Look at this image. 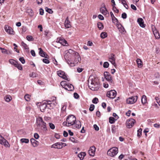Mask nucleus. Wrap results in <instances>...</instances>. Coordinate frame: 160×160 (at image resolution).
Segmentation results:
<instances>
[{
    "label": "nucleus",
    "instance_id": "36",
    "mask_svg": "<svg viewBox=\"0 0 160 160\" xmlns=\"http://www.w3.org/2000/svg\"><path fill=\"white\" fill-rule=\"evenodd\" d=\"M20 141L22 143H28L29 142V140L27 138H23L20 139Z\"/></svg>",
    "mask_w": 160,
    "mask_h": 160
},
{
    "label": "nucleus",
    "instance_id": "16",
    "mask_svg": "<svg viewBox=\"0 0 160 160\" xmlns=\"http://www.w3.org/2000/svg\"><path fill=\"white\" fill-rule=\"evenodd\" d=\"M153 27L154 28H152V31L153 34L156 39H159L160 37L159 33L158 30L154 26H153Z\"/></svg>",
    "mask_w": 160,
    "mask_h": 160
},
{
    "label": "nucleus",
    "instance_id": "26",
    "mask_svg": "<svg viewBox=\"0 0 160 160\" xmlns=\"http://www.w3.org/2000/svg\"><path fill=\"white\" fill-rule=\"evenodd\" d=\"M47 106L46 102H44L42 103L40 106V110L42 112H43Z\"/></svg>",
    "mask_w": 160,
    "mask_h": 160
},
{
    "label": "nucleus",
    "instance_id": "63",
    "mask_svg": "<svg viewBox=\"0 0 160 160\" xmlns=\"http://www.w3.org/2000/svg\"><path fill=\"white\" fill-rule=\"evenodd\" d=\"M83 70V69L82 68H78L77 69V72L79 73L82 72V71Z\"/></svg>",
    "mask_w": 160,
    "mask_h": 160
},
{
    "label": "nucleus",
    "instance_id": "15",
    "mask_svg": "<svg viewBox=\"0 0 160 160\" xmlns=\"http://www.w3.org/2000/svg\"><path fill=\"white\" fill-rule=\"evenodd\" d=\"M100 11L104 15L107 16L109 15V13L105 6L100 8Z\"/></svg>",
    "mask_w": 160,
    "mask_h": 160
},
{
    "label": "nucleus",
    "instance_id": "14",
    "mask_svg": "<svg viewBox=\"0 0 160 160\" xmlns=\"http://www.w3.org/2000/svg\"><path fill=\"white\" fill-rule=\"evenodd\" d=\"M110 15L112 18V19L113 23L116 24L117 26H118V27L119 25H120L121 26V25L119 24L118 23V19L115 17L113 13L112 12H110Z\"/></svg>",
    "mask_w": 160,
    "mask_h": 160
},
{
    "label": "nucleus",
    "instance_id": "17",
    "mask_svg": "<svg viewBox=\"0 0 160 160\" xmlns=\"http://www.w3.org/2000/svg\"><path fill=\"white\" fill-rule=\"evenodd\" d=\"M64 26L66 28H68L71 27V22L69 20L68 17H67L66 19V20L64 22Z\"/></svg>",
    "mask_w": 160,
    "mask_h": 160
},
{
    "label": "nucleus",
    "instance_id": "40",
    "mask_svg": "<svg viewBox=\"0 0 160 160\" xmlns=\"http://www.w3.org/2000/svg\"><path fill=\"white\" fill-rule=\"evenodd\" d=\"M45 10L46 12L50 14H52L53 12V11L50 8H48L47 7H46Z\"/></svg>",
    "mask_w": 160,
    "mask_h": 160
},
{
    "label": "nucleus",
    "instance_id": "3",
    "mask_svg": "<svg viewBox=\"0 0 160 160\" xmlns=\"http://www.w3.org/2000/svg\"><path fill=\"white\" fill-rule=\"evenodd\" d=\"M66 120L68 126H70L73 125L75 123V122L76 121V118L74 115H70L68 116Z\"/></svg>",
    "mask_w": 160,
    "mask_h": 160
},
{
    "label": "nucleus",
    "instance_id": "24",
    "mask_svg": "<svg viewBox=\"0 0 160 160\" xmlns=\"http://www.w3.org/2000/svg\"><path fill=\"white\" fill-rule=\"evenodd\" d=\"M75 59L74 62L75 63H78V62L81 60L80 57L79 56L78 53V55H75L74 56Z\"/></svg>",
    "mask_w": 160,
    "mask_h": 160
},
{
    "label": "nucleus",
    "instance_id": "53",
    "mask_svg": "<svg viewBox=\"0 0 160 160\" xmlns=\"http://www.w3.org/2000/svg\"><path fill=\"white\" fill-rule=\"evenodd\" d=\"M127 17V14L125 12H123L122 14V18L123 19H126Z\"/></svg>",
    "mask_w": 160,
    "mask_h": 160
},
{
    "label": "nucleus",
    "instance_id": "9",
    "mask_svg": "<svg viewBox=\"0 0 160 160\" xmlns=\"http://www.w3.org/2000/svg\"><path fill=\"white\" fill-rule=\"evenodd\" d=\"M138 97L137 96L129 97L127 100V102L128 104H132L135 103L137 101Z\"/></svg>",
    "mask_w": 160,
    "mask_h": 160
},
{
    "label": "nucleus",
    "instance_id": "60",
    "mask_svg": "<svg viewBox=\"0 0 160 160\" xmlns=\"http://www.w3.org/2000/svg\"><path fill=\"white\" fill-rule=\"evenodd\" d=\"M34 137L36 139H38L39 137V136L38 133H36L34 134Z\"/></svg>",
    "mask_w": 160,
    "mask_h": 160
},
{
    "label": "nucleus",
    "instance_id": "58",
    "mask_svg": "<svg viewBox=\"0 0 160 160\" xmlns=\"http://www.w3.org/2000/svg\"><path fill=\"white\" fill-rule=\"evenodd\" d=\"M98 18H99V19H100L101 20H104V19L102 15H101V14H99L98 15Z\"/></svg>",
    "mask_w": 160,
    "mask_h": 160
},
{
    "label": "nucleus",
    "instance_id": "2",
    "mask_svg": "<svg viewBox=\"0 0 160 160\" xmlns=\"http://www.w3.org/2000/svg\"><path fill=\"white\" fill-rule=\"evenodd\" d=\"M36 124L37 127L40 128L43 132H45L47 131L46 123L43 121L42 117H40L37 118Z\"/></svg>",
    "mask_w": 160,
    "mask_h": 160
},
{
    "label": "nucleus",
    "instance_id": "21",
    "mask_svg": "<svg viewBox=\"0 0 160 160\" xmlns=\"http://www.w3.org/2000/svg\"><path fill=\"white\" fill-rule=\"evenodd\" d=\"M58 42L63 46H68V44L67 43V42L65 39H58V38L57 39V42Z\"/></svg>",
    "mask_w": 160,
    "mask_h": 160
},
{
    "label": "nucleus",
    "instance_id": "23",
    "mask_svg": "<svg viewBox=\"0 0 160 160\" xmlns=\"http://www.w3.org/2000/svg\"><path fill=\"white\" fill-rule=\"evenodd\" d=\"M30 142L34 147H36L38 145V142L33 138H32L30 139Z\"/></svg>",
    "mask_w": 160,
    "mask_h": 160
},
{
    "label": "nucleus",
    "instance_id": "27",
    "mask_svg": "<svg viewBox=\"0 0 160 160\" xmlns=\"http://www.w3.org/2000/svg\"><path fill=\"white\" fill-rule=\"evenodd\" d=\"M136 62L138 68H141L142 67V62L140 59L138 58L136 60Z\"/></svg>",
    "mask_w": 160,
    "mask_h": 160
},
{
    "label": "nucleus",
    "instance_id": "45",
    "mask_svg": "<svg viewBox=\"0 0 160 160\" xmlns=\"http://www.w3.org/2000/svg\"><path fill=\"white\" fill-rule=\"evenodd\" d=\"M98 101V99L97 98H95L92 100V102L94 104H97Z\"/></svg>",
    "mask_w": 160,
    "mask_h": 160
},
{
    "label": "nucleus",
    "instance_id": "10",
    "mask_svg": "<svg viewBox=\"0 0 160 160\" xmlns=\"http://www.w3.org/2000/svg\"><path fill=\"white\" fill-rule=\"evenodd\" d=\"M108 58L109 61L114 66L116 67V64L115 62L116 58L114 54H110Z\"/></svg>",
    "mask_w": 160,
    "mask_h": 160
},
{
    "label": "nucleus",
    "instance_id": "12",
    "mask_svg": "<svg viewBox=\"0 0 160 160\" xmlns=\"http://www.w3.org/2000/svg\"><path fill=\"white\" fill-rule=\"evenodd\" d=\"M57 74L60 77L62 78L63 79L69 81L68 78H67L66 74L65 73L62 71H58L57 72Z\"/></svg>",
    "mask_w": 160,
    "mask_h": 160
},
{
    "label": "nucleus",
    "instance_id": "62",
    "mask_svg": "<svg viewBox=\"0 0 160 160\" xmlns=\"http://www.w3.org/2000/svg\"><path fill=\"white\" fill-rule=\"evenodd\" d=\"M66 107H67L66 105H64L61 108L62 111H65V110L66 109Z\"/></svg>",
    "mask_w": 160,
    "mask_h": 160
},
{
    "label": "nucleus",
    "instance_id": "64",
    "mask_svg": "<svg viewBox=\"0 0 160 160\" xmlns=\"http://www.w3.org/2000/svg\"><path fill=\"white\" fill-rule=\"evenodd\" d=\"M39 13L41 15H43V14L44 11L42 9L40 8L39 9Z\"/></svg>",
    "mask_w": 160,
    "mask_h": 160
},
{
    "label": "nucleus",
    "instance_id": "41",
    "mask_svg": "<svg viewBox=\"0 0 160 160\" xmlns=\"http://www.w3.org/2000/svg\"><path fill=\"white\" fill-rule=\"evenodd\" d=\"M30 96L29 94H26L24 96V98L27 101H30Z\"/></svg>",
    "mask_w": 160,
    "mask_h": 160
},
{
    "label": "nucleus",
    "instance_id": "19",
    "mask_svg": "<svg viewBox=\"0 0 160 160\" xmlns=\"http://www.w3.org/2000/svg\"><path fill=\"white\" fill-rule=\"evenodd\" d=\"M78 53L77 52L73 51L71 49H69L68 52H67L66 55L64 56L65 58L67 55H68L69 54H70L72 55V56H74L75 55H78Z\"/></svg>",
    "mask_w": 160,
    "mask_h": 160
},
{
    "label": "nucleus",
    "instance_id": "6",
    "mask_svg": "<svg viewBox=\"0 0 160 160\" xmlns=\"http://www.w3.org/2000/svg\"><path fill=\"white\" fill-rule=\"evenodd\" d=\"M135 120L132 118L128 119L126 122L127 127L129 128H131L134 125Z\"/></svg>",
    "mask_w": 160,
    "mask_h": 160
},
{
    "label": "nucleus",
    "instance_id": "18",
    "mask_svg": "<svg viewBox=\"0 0 160 160\" xmlns=\"http://www.w3.org/2000/svg\"><path fill=\"white\" fill-rule=\"evenodd\" d=\"M64 88H65L66 90H68L69 91H73L74 89L73 86L70 84H66V85L65 86Z\"/></svg>",
    "mask_w": 160,
    "mask_h": 160
},
{
    "label": "nucleus",
    "instance_id": "8",
    "mask_svg": "<svg viewBox=\"0 0 160 160\" xmlns=\"http://www.w3.org/2000/svg\"><path fill=\"white\" fill-rule=\"evenodd\" d=\"M117 95V92L114 90H110L107 92V96L111 98H114Z\"/></svg>",
    "mask_w": 160,
    "mask_h": 160
},
{
    "label": "nucleus",
    "instance_id": "30",
    "mask_svg": "<svg viewBox=\"0 0 160 160\" xmlns=\"http://www.w3.org/2000/svg\"><path fill=\"white\" fill-rule=\"evenodd\" d=\"M86 155L85 152H82L78 154V157L80 160H82Z\"/></svg>",
    "mask_w": 160,
    "mask_h": 160
},
{
    "label": "nucleus",
    "instance_id": "47",
    "mask_svg": "<svg viewBox=\"0 0 160 160\" xmlns=\"http://www.w3.org/2000/svg\"><path fill=\"white\" fill-rule=\"evenodd\" d=\"M27 39L29 41H32L34 40L33 38L31 36H27Z\"/></svg>",
    "mask_w": 160,
    "mask_h": 160
},
{
    "label": "nucleus",
    "instance_id": "52",
    "mask_svg": "<svg viewBox=\"0 0 160 160\" xmlns=\"http://www.w3.org/2000/svg\"><path fill=\"white\" fill-rule=\"evenodd\" d=\"M42 61L44 63L46 64H48L50 62L49 61V60L45 58L43 59H42Z\"/></svg>",
    "mask_w": 160,
    "mask_h": 160
},
{
    "label": "nucleus",
    "instance_id": "50",
    "mask_svg": "<svg viewBox=\"0 0 160 160\" xmlns=\"http://www.w3.org/2000/svg\"><path fill=\"white\" fill-rule=\"evenodd\" d=\"M53 101H51L49 100H45V102H46L47 105H51L52 104V102Z\"/></svg>",
    "mask_w": 160,
    "mask_h": 160
},
{
    "label": "nucleus",
    "instance_id": "4",
    "mask_svg": "<svg viewBox=\"0 0 160 160\" xmlns=\"http://www.w3.org/2000/svg\"><path fill=\"white\" fill-rule=\"evenodd\" d=\"M118 152V148L113 147L110 149L107 152V154L111 157H113L117 154Z\"/></svg>",
    "mask_w": 160,
    "mask_h": 160
},
{
    "label": "nucleus",
    "instance_id": "5",
    "mask_svg": "<svg viewBox=\"0 0 160 160\" xmlns=\"http://www.w3.org/2000/svg\"><path fill=\"white\" fill-rule=\"evenodd\" d=\"M104 76L105 78L110 83L113 84L114 82L110 74L107 72H105L104 73Z\"/></svg>",
    "mask_w": 160,
    "mask_h": 160
},
{
    "label": "nucleus",
    "instance_id": "54",
    "mask_svg": "<svg viewBox=\"0 0 160 160\" xmlns=\"http://www.w3.org/2000/svg\"><path fill=\"white\" fill-rule=\"evenodd\" d=\"M112 9L114 11V12L116 13H118L119 12V10L115 6L113 7Z\"/></svg>",
    "mask_w": 160,
    "mask_h": 160
},
{
    "label": "nucleus",
    "instance_id": "28",
    "mask_svg": "<svg viewBox=\"0 0 160 160\" xmlns=\"http://www.w3.org/2000/svg\"><path fill=\"white\" fill-rule=\"evenodd\" d=\"M22 45L24 49L26 50V52H29V49L28 45L24 43L23 42H22Z\"/></svg>",
    "mask_w": 160,
    "mask_h": 160
},
{
    "label": "nucleus",
    "instance_id": "38",
    "mask_svg": "<svg viewBox=\"0 0 160 160\" xmlns=\"http://www.w3.org/2000/svg\"><path fill=\"white\" fill-rule=\"evenodd\" d=\"M115 119L114 118L110 117L109 118V122L111 124L115 122Z\"/></svg>",
    "mask_w": 160,
    "mask_h": 160
},
{
    "label": "nucleus",
    "instance_id": "25",
    "mask_svg": "<svg viewBox=\"0 0 160 160\" xmlns=\"http://www.w3.org/2000/svg\"><path fill=\"white\" fill-rule=\"evenodd\" d=\"M137 21L139 24L140 26L142 28L145 27V25L144 24L143 20L142 18H139L138 19Z\"/></svg>",
    "mask_w": 160,
    "mask_h": 160
},
{
    "label": "nucleus",
    "instance_id": "31",
    "mask_svg": "<svg viewBox=\"0 0 160 160\" xmlns=\"http://www.w3.org/2000/svg\"><path fill=\"white\" fill-rule=\"evenodd\" d=\"M4 99L7 102H9L12 99L11 97L9 95H7L4 97Z\"/></svg>",
    "mask_w": 160,
    "mask_h": 160
},
{
    "label": "nucleus",
    "instance_id": "1",
    "mask_svg": "<svg viewBox=\"0 0 160 160\" xmlns=\"http://www.w3.org/2000/svg\"><path fill=\"white\" fill-rule=\"evenodd\" d=\"M98 79L93 76H90L88 80V86L90 89L93 91H97L99 88Z\"/></svg>",
    "mask_w": 160,
    "mask_h": 160
},
{
    "label": "nucleus",
    "instance_id": "32",
    "mask_svg": "<svg viewBox=\"0 0 160 160\" xmlns=\"http://www.w3.org/2000/svg\"><path fill=\"white\" fill-rule=\"evenodd\" d=\"M53 147L55 148H57L58 149L61 148L62 147V146H61L59 144H58V143H57L55 144L52 145Z\"/></svg>",
    "mask_w": 160,
    "mask_h": 160
},
{
    "label": "nucleus",
    "instance_id": "29",
    "mask_svg": "<svg viewBox=\"0 0 160 160\" xmlns=\"http://www.w3.org/2000/svg\"><path fill=\"white\" fill-rule=\"evenodd\" d=\"M141 101L142 103L143 104H145L147 103V98L145 95H143L142 96L141 99Z\"/></svg>",
    "mask_w": 160,
    "mask_h": 160
},
{
    "label": "nucleus",
    "instance_id": "57",
    "mask_svg": "<svg viewBox=\"0 0 160 160\" xmlns=\"http://www.w3.org/2000/svg\"><path fill=\"white\" fill-rule=\"evenodd\" d=\"M60 84L62 87L64 88L65 86L67 84H66L65 81H62L61 82Z\"/></svg>",
    "mask_w": 160,
    "mask_h": 160
},
{
    "label": "nucleus",
    "instance_id": "11",
    "mask_svg": "<svg viewBox=\"0 0 160 160\" xmlns=\"http://www.w3.org/2000/svg\"><path fill=\"white\" fill-rule=\"evenodd\" d=\"M96 149V147L94 146H91L89 148L88 152L89 155L90 156L92 157L94 156Z\"/></svg>",
    "mask_w": 160,
    "mask_h": 160
},
{
    "label": "nucleus",
    "instance_id": "48",
    "mask_svg": "<svg viewBox=\"0 0 160 160\" xmlns=\"http://www.w3.org/2000/svg\"><path fill=\"white\" fill-rule=\"evenodd\" d=\"M49 125L50 128L52 129H53L55 128V126L52 123H49Z\"/></svg>",
    "mask_w": 160,
    "mask_h": 160
},
{
    "label": "nucleus",
    "instance_id": "7",
    "mask_svg": "<svg viewBox=\"0 0 160 160\" xmlns=\"http://www.w3.org/2000/svg\"><path fill=\"white\" fill-rule=\"evenodd\" d=\"M0 143L5 147H10V145L8 141L1 135H0Z\"/></svg>",
    "mask_w": 160,
    "mask_h": 160
},
{
    "label": "nucleus",
    "instance_id": "51",
    "mask_svg": "<svg viewBox=\"0 0 160 160\" xmlns=\"http://www.w3.org/2000/svg\"><path fill=\"white\" fill-rule=\"evenodd\" d=\"M19 61L22 64H24L25 63V60L23 57H21L19 58Z\"/></svg>",
    "mask_w": 160,
    "mask_h": 160
},
{
    "label": "nucleus",
    "instance_id": "33",
    "mask_svg": "<svg viewBox=\"0 0 160 160\" xmlns=\"http://www.w3.org/2000/svg\"><path fill=\"white\" fill-rule=\"evenodd\" d=\"M14 66L17 67L18 69L20 70H22V67L21 65L20 64L18 63V62L16 63V64H15Z\"/></svg>",
    "mask_w": 160,
    "mask_h": 160
},
{
    "label": "nucleus",
    "instance_id": "39",
    "mask_svg": "<svg viewBox=\"0 0 160 160\" xmlns=\"http://www.w3.org/2000/svg\"><path fill=\"white\" fill-rule=\"evenodd\" d=\"M101 37L102 38H104L107 37V34L105 32H102L100 35Z\"/></svg>",
    "mask_w": 160,
    "mask_h": 160
},
{
    "label": "nucleus",
    "instance_id": "13",
    "mask_svg": "<svg viewBox=\"0 0 160 160\" xmlns=\"http://www.w3.org/2000/svg\"><path fill=\"white\" fill-rule=\"evenodd\" d=\"M4 29L5 31L9 34L11 35H13V30L8 25H5L4 27Z\"/></svg>",
    "mask_w": 160,
    "mask_h": 160
},
{
    "label": "nucleus",
    "instance_id": "44",
    "mask_svg": "<svg viewBox=\"0 0 160 160\" xmlns=\"http://www.w3.org/2000/svg\"><path fill=\"white\" fill-rule=\"evenodd\" d=\"M9 62L10 63L13 64L14 66L15 64H16V63L17 62L13 59H11L9 60Z\"/></svg>",
    "mask_w": 160,
    "mask_h": 160
},
{
    "label": "nucleus",
    "instance_id": "55",
    "mask_svg": "<svg viewBox=\"0 0 160 160\" xmlns=\"http://www.w3.org/2000/svg\"><path fill=\"white\" fill-rule=\"evenodd\" d=\"M74 97L75 98L78 99L79 97V95L77 93L75 92L74 93Z\"/></svg>",
    "mask_w": 160,
    "mask_h": 160
},
{
    "label": "nucleus",
    "instance_id": "49",
    "mask_svg": "<svg viewBox=\"0 0 160 160\" xmlns=\"http://www.w3.org/2000/svg\"><path fill=\"white\" fill-rule=\"evenodd\" d=\"M94 107H95V106L93 104H91L90 105V107L89 108V110L90 111H91V112L92 111L94 110Z\"/></svg>",
    "mask_w": 160,
    "mask_h": 160
},
{
    "label": "nucleus",
    "instance_id": "22",
    "mask_svg": "<svg viewBox=\"0 0 160 160\" xmlns=\"http://www.w3.org/2000/svg\"><path fill=\"white\" fill-rule=\"evenodd\" d=\"M0 49L2 50V52L3 53L6 54H12V51L11 50H7L6 49L0 47Z\"/></svg>",
    "mask_w": 160,
    "mask_h": 160
},
{
    "label": "nucleus",
    "instance_id": "34",
    "mask_svg": "<svg viewBox=\"0 0 160 160\" xmlns=\"http://www.w3.org/2000/svg\"><path fill=\"white\" fill-rule=\"evenodd\" d=\"M75 124L76 128H79L81 127V124L80 121H76V123Z\"/></svg>",
    "mask_w": 160,
    "mask_h": 160
},
{
    "label": "nucleus",
    "instance_id": "20",
    "mask_svg": "<svg viewBox=\"0 0 160 160\" xmlns=\"http://www.w3.org/2000/svg\"><path fill=\"white\" fill-rule=\"evenodd\" d=\"M39 49V54L41 56L48 58V56L46 54L45 52H43L41 48H40Z\"/></svg>",
    "mask_w": 160,
    "mask_h": 160
},
{
    "label": "nucleus",
    "instance_id": "35",
    "mask_svg": "<svg viewBox=\"0 0 160 160\" xmlns=\"http://www.w3.org/2000/svg\"><path fill=\"white\" fill-rule=\"evenodd\" d=\"M70 140L72 142L74 143H78L79 141L76 139H75L72 137H71L69 138Z\"/></svg>",
    "mask_w": 160,
    "mask_h": 160
},
{
    "label": "nucleus",
    "instance_id": "61",
    "mask_svg": "<svg viewBox=\"0 0 160 160\" xmlns=\"http://www.w3.org/2000/svg\"><path fill=\"white\" fill-rule=\"evenodd\" d=\"M113 116L114 117H115L114 118L115 119V120H116L118 118V116L116 113H113Z\"/></svg>",
    "mask_w": 160,
    "mask_h": 160
},
{
    "label": "nucleus",
    "instance_id": "42",
    "mask_svg": "<svg viewBox=\"0 0 160 160\" xmlns=\"http://www.w3.org/2000/svg\"><path fill=\"white\" fill-rule=\"evenodd\" d=\"M67 62L71 66H74L75 65V63L74 62H71L70 61L68 60L67 61Z\"/></svg>",
    "mask_w": 160,
    "mask_h": 160
},
{
    "label": "nucleus",
    "instance_id": "43",
    "mask_svg": "<svg viewBox=\"0 0 160 160\" xmlns=\"http://www.w3.org/2000/svg\"><path fill=\"white\" fill-rule=\"evenodd\" d=\"M142 129L140 128L138 131L137 136L138 137H140L142 135Z\"/></svg>",
    "mask_w": 160,
    "mask_h": 160
},
{
    "label": "nucleus",
    "instance_id": "56",
    "mask_svg": "<svg viewBox=\"0 0 160 160\" xmlns=\"http://www.w3.org/2000/svg\"><path fill=\"white\" fill-rule=\"evenodd\" d=\"M93 127H94V128L95 130H96V131H98L99 130V127L97 125L94 124L93 125Z\"/></svg>",
    "mask_w": 160,
    "mask_h": 160
},
{
    "label": "nucleus",
    "instance_id": "59",
    "mask_svg": "<svg viewBox=\"0 0 160 160\" xmlns=\"http://www.w3.org/2000/svg\"><path fill=\"white\" fill-rule=\"evenodd\" d=\"M131 8L134 10H137V8L133 4H131Z\"/></svg>",
    "mask_w": 160,
    "mask_h": 160
},
{
    "label": "nucleus",
    "instance_id": "37",
    "mask_svg": "<svg viewBox=\"0 0 160 160\" xmlns=\"http://www.w3.org/2000/svg\"><path fill=\"white\" fill-rule=\"evenodd\" d=\"M97 26L98 28L100 30H102L103 28V25L101 22H99L98 23Z\"/></svg>",
    "mask_w": 160,
    "mask_h": 160
},
{
    "label": "nucleus",
    "instance_id": "46",
    "mask_svg": "<svg viewBox=\"0 0 160 160\" xmlns=\"http://www.w3.org/2000/svg\"><path fill=\"white\" fill-rule=\"evenodd\" d=\"M109 66V64L107 62H105L103 64V67L104 68H108Z\"/></svg>",
    "mask_w": 160,
    "mask_h": 160
}]
</instances>
